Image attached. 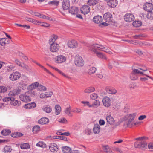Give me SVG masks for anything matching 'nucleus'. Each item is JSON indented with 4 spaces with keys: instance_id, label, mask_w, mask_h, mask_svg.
<instances>
[{
    "instance_id": "1",
    "label": "nucleus",
    "mask_w": 153,
    "mask_h": 153,
    "mask_svg": "<svg viewBox=\"0 0 153 153\" xmlns=\"http://www.w3.org/2000/svg\"><path fill=\"white\" fill-rule=\"evenodd\" d=\"M104 48L103 47H100L99 45L97 44H94L91 45L89 48L90 50L94 53L96 54L97 56L100 59L108 60L105 56L100 52L97 51V50H102Z\"/></svg>"
},
{
    "instance_id": "2",
    "label": "nucleus",
    "mask_w": 153,
    "mask_h": 153,
    "mask_svg": "<svg viewBox=\"0 0 153 153\" xmlns=\"http://www.w3.org/2000/svg\"><path fill=\"white\" fill-rule=\"evenodd\" d=\"M145 137H139L136 138L137 140L134 144L135 148H138L142 150H144L147 148V143L144 140Z\"/></svg>"
},
{
    "instance_id": "3",
    "label": "nucleus",
    "mask_w": 153,
    "mask_h": 153,
    "mask_svg": "<svg viewBox=\"0 0 153 153\" xmlns=\"http://www.w3.org/2000/svg\"><path fill=\"white\" fill-rule=\"evenodd\" d=\"M3 101L5 102L10 101V104L14 106H19L21 104V102L15 100L14 97H8L3 99Z\"/></svg>"
},
{
    "instance_id": "4",
    "label": "nucleus",
    "mask_w": 153,
    "mask_h": 153,
    "mask_svg": "<svg viewBox=\"0 0 153 153\" xmlns=\"http://www.w3.org/2000/svg\"><path fill=\"white\" fill-rule=\"evenodd\" d=\"M75 58L74 63L76 66L82 67L83 66L84 62L81 56L79 55H76Z\"/></svg>"
},
{
    "instance_id": "5",
    "label": "nucleus",
    "mask_w": 153,
    "mask_h": 153,
    "mask_svg": "<svg viewBox=\"0 0 153 153\" xmlns=\"http://www.w3.org/2000/svg\"><path fill=\"white\" fill-rule=\"evenodd\" d=\"M137 114V113H134L128 114L126 115L125 118L128 120V126H130L131 122L134 120L135 117L136 116Z\"/></svg>"
},
{
    "instance_id": "6",
    "label": "nucleus",
    "mask_w": 153,
    "mask_h": 153,
    "mask_svg": "<svg viewBox=\"0 0 153 153\" xmlns=\"http://www.w3.org/2000/svg\"><path fill=\"white\" fill-rule=\"evenodd\" d=\"M21 74L19 72L16 71L10 74L9 78L10 80L12 81L18 80L21 76Z\"/></svg>"
},
{
    "instance_id": "7",
    "label": "nucleus",
    "mask_w": 153,
    "mask_h": 153,
    "mask_svg": "<svg viewBox=\"0 0 153 153\" xmlns=\"http://www.w3.org/2000/svg\"><path fill=\"white\" fill-rule=\"evenodd\" d=\"M28 93L26 92L19 96L20 100L25 102H28L31 101L30 97L28 95Z\"/></svg>"
},
{
    "instance_id": "8",
    "label": "nucleus",
    "mask_w": 153,
    "mask_h": 153,
    "mask_svg": "<svg viewBox=\"0 0 153 153\" xmlns=\"http://www.w3.org/2000/svg\"><path fill=\"white\" fill-rule=\"evenodd\" d=\"M124 20L127 22H131L134 20V16L131 13H127L124 16Z\"/></svg>"
},
{
    "instance_id": "9",
    "label": "nucleus",
    "mask_w": 153,
    "mask_h": 153,
    "mask_svg": "<svg viewBox=\"0 0 153 153\" xmlns=\"http://www.w3.org/2000/svg\"><path fill=\"white\" fill-rule=\"evenodd\" d=\"M112 99L107 97H105L102 99V102L104 105L106 107H108L111 105Z\"/></svg>"
},
{
    "instance_id": "10",
    "label": "nucleus",
    "mask_w": 153,
    "mask_h": 153,
    "mask_svg": "<svg viewBox=\"0 0 153 153\" xmlns=\"http://www.w3.org/2000/svg\"><path fill=\"white\" fill-rule=\"evenodd\" d=\"M50 51L52 52H56L59 49V45L56 43H54L50 44Z\"/></svg>"
},
{
    "instance_id": "11",
    "label": "nucleus",
    "mask_w": 153,
    "mask_h": 153,
    "mask_svg": "<svg viewBox=\"0 0 153 153\" xmlns=\"http://www.w3.org/2000/svg\"><path fill=\"white\" fill-rule=\"evenodd\" d=\"M144 10L149 12H151L153 9V5L150 3H146L143 5Z\"/></svg>"
},
{
    "instance_id": "12",
    "label": "nucleus",
    "mask_w": 153,
    "mask_h": 153,
    "mask_svg": "<svg viewBox=\"0 0 153 153\" xmlns=\"http://www.w3.org/2000/svg\"><path fill=\"white\" fill-rule=\"evenodd\" d=\"M90 7L87 5H84L81 8L80 10L82 13L84 15L88 14L90 11Z\"/></svg>"
},
{
    "instance_id": "13",
    "label": "nucleus",
    "mask_w": 153,
    "mask_h": 153,
    "mask_svg": "<svg viewBox=\"0 0 153 153\" xmlns=\"http://www.w3.org/2000/svg\"><path fill=\"white\" fill-rule=\"evenodd\" d=\"M66 59V57L63 55H59L56 58V62L57 63H61L64 62Z\"/></svg>"
},
{
    "instance_id": "14",
    "label": "nucleus",
    "mask_w": 153,
    "mask_h": 153,
    "mask_svg": "<svg viewBox=\"0 0 153 153\" xmlns=\"http://www.w3.org/2000/svg\"><path fill=\"white\" fill-rule=\"evenodd\" d=\"M106 119L107 122V125L108 126V123L111 125H113L114 124V120L113 117L110 115H107L106 117Z\"/></svg>"
},
{
    "instance_id": "15",
    "label": "nucleus",
    "mask_w": 153,
    "mask_h": 153,
    "mask_svg": "<svg viewBox=\"0 0 153 153\" xmlns=\"http://www.w3.org/2000/svg\"><path fill=\"white\" fill-rule=\"evenodd\" d=\"M20 92V90L19 89H14L10 91L8 94V95L10 97L15 96L19 94Z\"/></svg>"
},
{
    "instance_id": "16",
    "label": "nucleus",
    "mask_w": 153,
    "mask_h": 153,
    "mask_svg": "<svg viewBox=\"0 0 153 153\" xmlns=\"http://www.w3.org/2000/svg\"><path fill=\"white\" fill-rule=\"evenodd\" d=\"M49 148L50 151L52 152H56L58 150L57 146L55 143H51L50 144Z\"/></svg>"
},
{
    "instance_id": "17",
    "label": "nucleus",
    "mask_w": 153,
    "mask_h": 153,
    "mask_svg": "<svg viewBox=\"0 0 153 153\" xmlns=\"http://www.w3.org/2000/svg\"><path fill=\"white\" fill-rule=\"evenodd\" d=\"M67 45L69 47L72 48L76 47L77 46V43L75 40H72L68 42Z\"/></svg>"
},
{
    "instance_id": "18",
    "label": "nucleus",
    "mask_w": 153,
    "mask_h": 153,
    "mask_svg": "<svg viewBox=\"0 0 153 153\" xmlns=\"http://www.w3.org/2000/svg\"><path fill=\"white\" fill-rule=\"evenodd\" d=\"M112 17V15L109 13H106L103 16L104 19L106 21L108 22L111 21Z\"/></svg>"
},
{
    "instance_id": "19",
    "label": "nucleus",
    "mask_w": 153,
    "mask_h": 153,
    "mask_svg": "<svg viewBox=\"0 0 153 153\" xmlns=\"http://www.w3.org/2000/svg\"><path fill=\"white\" fill-rule=\"evenodd\" d=\"M79 10L78 8L75 6H73L69 9V12L72 15L76 14Z\"/></svg>"
},
{
    "instance_id": "20",
    "label": "nucleus",
    "mask_w": 153,
    "mask_h": 153,
    "mask_svg": "<svg viewBox=\"0 0 153 153\" xmlns=\"http://www.w3.org/2000/svg\"><path fill=\"white\" fill-rule=\"evenodd\" d=\"M69 0H63L62 3V7L63 9L66 10L69 8L70 6Z\"/></svg>"
},
{
    "instance_id": "21",
    "label": "nucleus",
    "mask_w": 153,
    "mask_h": 153,
    "mask_svg": "<svg viewBox=\"0 0 153 153\" xmlns=\"http://www.w3.org/2000/svg\"><path fill=\"white\" fill-rule=\"evenodd\" d=\"M36 106V104L34 102L25 104L24 105V107L27 109H30L33 108Z\"/></svg>"
},
{
    "instance_id": "22",
    "label": "nucleus",
    "mask_w": 153,
    "mask_h": 153,
    "mask_svg": "<svg viewBox=\"0 0 153 153\" xmlns=\"http://www.w3.org/2000/svg\"><path fill=\"white\" fill-rule=\"evenodd\" d=\"M102 21V17L98 15L94 16L93 19V21L96 23H99L101 22Z\"/></svg>"
},
{
    "instance_id": "23",
    "label": "nucleus",
    "mask_w": 153,
    "mask_h": 153,
    "mask_svg": "<svg viewBox=\"0 0 153 153\" xmlns=\"http://www.w3.org/2000/svg\"><path fill=\"white\" fill-rule=\"evenodd\" d=\"M107 92L109 94H115L117 93V90L112 87H108L106 88Z\"/></svg>"
},
{
    "instance_id": "24",
    "label": "nucleus",
    "mask_w": 153,
    "mask_h": 153,
    "mask_svg": "<svg viewBox=\"0 0 153 153\" xmlns=\"http://www.w3.org/2000/svg\"><path fill=\"white\" fill-rule=\"evenodd\" d=\"M38 122L42 125L46 124L49 122V119L47 118H42L38 120Z\"/></svg>"
},
{
    "instance_id": "25",
    "label": "nucleus",
    "mask_w": 153,
    "mask_h": 153,
    "mask_svg": "<svg viewBox=\"0 0 153 153\" xmlns=\"http://www.w3.org/2000/svg\"><path fill=\"white\" fill-rule=\"evenodd\" d=\"M58 36H57L53 34L49 40V44L51 43H56L55 42L56 40L57 39Z\"/></svg>"
},
{
    "instance_id": "26",
    "label": "nucleus",
    "mask_w": 153,
    "mask_h": 153,
    "mask_svg": "<svg viewBox=\"0 0 153 153\" xmlns=\"http://www.w3.org/2000/svg\"><path fill=\"white\" fill-rule=\"evenodd\" d=\"M108 5L111 7H114L117 5V0H111L109 1Z\"/></svg>"
},
{
    "instance_id": "27",
    "label": "nucleus",
    "mask_w": 153,
    "mask_h": 153,
    "mask_svg": "<svg viewBox=\"0 0 153 153\" xmlns=\"http://www.w3.org/2000/svg\"><path fill=\"white\" fill-rule=\"evenodd\" d=\"M12 150L11 146H6L3 149V151L5 153H10Z\"/></svg>"
},
{
    "instance_id": "28",
    "label": "nucleus",
    "mask_w": 153,
    "mask_h": 153,
    "mask_svg": "<svg viewBox=\"0 0 153 153\" xmlns=\"http://www.w3.org/2000/svg\"><path fill=\"white\" fill-rule=\"evenodd\" d=\"M99 2V0H88V4L90 6H94Z\"/></svg>"
},
{
    "instance_id": "29",
    "label": "nucleus",
    "mask_w": 153,
    "mask_h": 153,
    "mask_svg": "<svg viewBox=\"0 0 153 153\" xmlns=\"http://www.w3.org/2000/svg\"><path fill=\"white\" fill-rule=\"evenodd\" d=\"M100 126L98 125H95L93 129L94 133L95 134H98L100 131Z\"/></svg>"
},
{
    "instance_id": "30",
    "label": "nucleus",
    "mask_w": 153,
    "mask_h": 153,
    "mask_svg": "<svg viewBox=\"0 0 153 153\" xmlns=\"http://www.w3.org/2000/svg\"><path fill=\"white\" fill-rule=\"evenodd\" d=\"M95 91V88L92 87H89L86 88L84 91V92L86 93H90Z\"/></svg>"
},
{
    "instance_id": "31",
    "label": "nucleus",
    "mask_w": 153,
    "mask_h": 153,
    "mask_svg": "<svg viewBox=\"0 0 153 153\" xmlns=\"http://www.w3.org/2000/svg\"><path fill=\"white\" fill-rule=\"evenodd\" d=\"M62 149L64 153H70L71 150L70 147L67 146L62 147Z\"/></svg>"
},
{
    "instance_id": "32",
    "label": "nucleus",
    "mask_w": 153,
    "mask_h": 153,
    "mask_svg": "<svg viewBox=\"0 0 153 153\" xmlns=\"http://www.w3.org/2000/svg\"><path fill=\"white\" fill-rule=\"evenodd\" d=\"M23 134L20 132H15L12 133L11 134V136L14 138H17L22 136Z\"/></svg>"
},
{
    "instance_id": "33",
    "label": "nucleus",
    "mask_w": 153,
    "mask_h": 153,
    "mask_svg": "<svg viewBox=\"0 0 153 153\" xmlns=\"http://www.w3.org/2000/svg\"><path fill=\"white\" fill-rule=\"evenodd\" d=\"M43 110L47 113H50L52 111V108L51 107L48 106H45L42 108Z\"/></svg>"
},
{
    "instance_id": "34",
    "label": "nucleus",
    "mask_w": 153,
    "mask_h": 153,
    "mask_svg": "<svg viewBox=\"0 0 153 153\" xmlns=\"http://www.w3.org/2000/svg\"><path fill=\"white\" fill-rule=\"evenodd\" d=\"M132 70L133 71L132 72L136 74H141L143 75H144V74H143V71H140V70L139 69V68L138 69L132 68Z\"/></svg>"
},
{
    "instance_id": "35",
    "label": "nucleus",
    "mask_w": 153,
    "mask_h": 153,
    "mask_svg": "<svg viewBox=\"0 0 153 153\" xmlns=\"http://www.w3.org/2000/svg\"><path fill=\"white\" fill-rule=\"evenodd\" d=\"M100 103L99 100H95L91 105V106H90L94 108H97L100 105Z\"/></svg>"
},
{
    "instance_id": "36",
    "label": "nucleus",
    "mask_w": 153,
    "mask_h": 153,
    "mask_svg": "<svg viewBox=\"0 0 153 153\" xmlns=\"http://www.w3.org/2000/svg\"><path fill=\"white\" fill-rule=\"evenodd\" d=\"M56 114V115H58L60 114L61 111V107L59 105H56L55 107Z\"/></svg>"
},
{
    "instance_id": "37",
    "label": "nucleus",
    "mask_w": 153,
    "mask_h": 153,
    "mask_svg": "<svg viewBox=\"0 0 153 153\" xmlns=\"http://www.w3.org/2000/svg\"><path fill=\"white\" fill-rule=\"evenodd\" d=\"M130 78L133 80H135L138 78V76L137 74L133 73L132 72L130 75Z\"/></svg>"
},
{
    "instance_id": "38",
    "label": "nucleus",
    "mask_w": 153,
    "mask_h": 153,
    "mask_svg": "<svg viewBox=\"0 0 153 153\" xmlns=\"http://www.w3.org/2000/svg\"><path fill=\"white\" fill-rule=\"evenodd\" d=\"M20 147L22 149H28L30 148V145L28 143H24L21 144Z\"/></svg>"
},
{
    "instance_id": "39",
    "label": "nucleus",
    "mask_w": 153,
    "mask_h": 153,
    "mask_svg": "<svg viewBox=\"0 0 153 153\" xmlns=\"http://www.w3.org/2000/svg\"><path fill=\"white\" fill-rule=\"evenodd\" d=\"M133 25L134 27H139L141 25V22L140 21H135L133 22Z\"/></svg>"
},
{
    "instance_id": "40",
    "label": "nucleus",
    "mask_w": 153,
    "mask_h": 153,
    "mask_svg": "<svg viewBox=\"0 0 153 153\" xmlns=\"http://www.w3.org/2000/svg\"><path fill=\"white\" fill-rule=\"evenodd\" d=\"M38 89L41 91H45L47 90L46 88L41 84H39L38 87Z\"/></svg>"
},
{
    "instance_id": "41",
    "label": "nucleus",
    "mask_w": 153,
    "mask_h": 153,
    "mask_svg": "<svg viewBox=\"0 0 153 153\" xmlns=\"http://www.w3.org/2000/svg\"><path fill=\"white\" fill-rule=\"evenodd\" d=\"M11 133V131L9 129L4 130L2 131V134L6 136Z\"/></svg>"
},
{
    "instance_id": "42",
    "label": "nucleus",
    "mask_w": 153,
    "mask_h": 153,
    "mask_svg": "<svg viewBox=\"0 0 153 153\" xmlns=\"http://www.w3.org/2000/svg\"><path fill=\"white\" fill-rule=\"evenodd\" d=\"M96 69L94 67H92L90 68L88 70V72L89 74H91L95 73Z\"/></svg>"
},
{
    "instance_id": "43",
    "label": "nucleus",
    "mask_w": 153,
    "mask_h": 153,
    "mask_svg": "<svg viewBox=\"0 0 153 153\" xmlns=\"http://www.w3.org/2000/svg\"><path fill=\"white\" fill-rule=\"evenodd\" d=\"M99 46H100V47H103L104 48H105L102 49V50H101L102 51L108 53L110 54H112V52L110 51L109 49L105 47H104L103 46L100 45H99Z\"/></svg>"
},
{
    "instance_id": "44",
    "label": "nucleus",
    "mask_w": 153,
    "mask_h": 153,
    "mask_svg": "<svg viewBox=\"0 0 153 153\" xmlns=\"http://www.w3.org/2000/svg\"><path fill=\"white\" fill-rule=\"evenodd\" d=\"M36 64L40 66L41 68L43 69L44 71L46 72L47 73L52 75V76H53V74H52L46 68L44 67L43 66L41 65L39 63H36Z\"/></svg>"
},
{
    "instance_id": "45",
    "label": "nucleus",
    "mask_w": 153,
    "mask_h": 153,
    "mask_svg": "<svg viewBox=\"0 0 153 153\" xmlns=\"http://www.w3.org/2000/svg\"><path fill=\"white\" fill-rule=\"evenodd\" d=\"M7 88L5 86H0V93H4L7 90Z\"/></svg>"
},
{
    "instance_id": "46",
    "label": "nucleus",
    "mask_w": 153,
    "mask_h": 153,
    "mask_svg": "<svg viewBox=\"0 0 153 153\" xmlns=\"http://www.w3.org/2000/svg\"><path fill=\"white\" fill-rule=\"evenodd\" d=\"M102 149L104 152L106 153H109L110 149L108 145H105L102 146Z\"/></svg>"
},
{
    "instance_id": "47",
    "label": "nucleus",
    "mask_w": 153,
    "mask_h": 153,
    "mask_svg": "<svg viewBox=\"0 0 153 153\" xmlns=\"http://www.w3.org/2000/svg\"><path fill=\"white\" fill-rule=\"evenodd\" d=\"M40 129V127L39 126H35L33 128V131L34 133H36L39 131Z\"/></svg>"
},
{
    "instance_id": "48",
    "label": "nucleus",
    "mask_w": 153,
    "mask_h": 153,
    "mask_svg": "<svg viewBox=\"0 0 153 153\" xmlns=\"http://www.w3.org/2000/svg\"><path fill=\"white\" fill-rule=\"evenodd\" d=\"M37 25L45 27H48L50 26L49 24L48 23L44 22H40L39 21Z\"/></svg>"
},
{
    "instance_id": "49",
    "label": "nucleus",
    "mask_w": 153,
    "mask_h": 153,
    "mask_svg": "<svg viewBox=\"0 0 153 153\" xmlns=\"http://www.w3.org/2000/svg\"><path fill=\"white\" fill-rule=\"evenodd\" d=\"M39 83L37 82H36L32 83L30 85L31 89L35 88L36 87H38Z\"/></svg>"
},
{
    "instance_id": "50",
    "label": "nucleus",
    "mask_w": 153,
    "mask_h": 153,
    "mask_svg": "<svg viewBox=\"0 0 153 153\" xmlns=\"http://www.w3.org/2000/svg\"><path fill=\"white\" fill-rule=\"evenodd\" d=\"M36 146H37L43 147L45 146V144L42 141H39L36 144Z\"/></svg>"
},
{
    "instance_id": "51",
    "label": "nucleus",
    "mask_w": 153,
    "mask_h": 153,
    "mask_svg": "<svg viewBox=\"0 0 153 153\" xmlns=\"http://www.w3.org/2000/svg\"><path fill=\"white\" fill-rule=\"evenodd\" d=\"M6 39L5 38H2L0 39V44L1 46L4 45L6 43Z\"/></svg>"
},
{
    "instance_id": "52",
    "label": "nucleus",
    "mask_w": 153,
    "mask_h": 153,
    "mask_svg": "<svg viewBox=\"0 0 153 153\" xmlns=\"http://www.w3.org/2000/svg\"><path fill=\"white\" fill-rule=\"evenodd\" d=\"M147 16L148 19H153V12H149L147 14Z\"/></svg>"
},
{
    "instance_id": "53",
    "label": "nucleus",
    "mask_w": 153,
    "mask_h": 153,
    "mask_svg": "<svg viewBox=\"0 0 153 153\" xmlns=\"http://www.w3.org/2000/svg\"><path fill=\"white\" fill-rule=\"evenodd\" d=\"M58 121L59 122L63 123H65L67 122V120L64 117L62 118L58 119Z\"/></svg>"
},
{
    "instance_id": "54",
    "label": "nucleus",
    "mask_w": 153,
    "mask_h": 153,
    "mask_svg": "<svg viewBox=\"0 0 153 153\" xmlns=\"http://www.w3.org/2000/svg\"><path fill=\"white\" fill-rule=\"evenodd\" d=\"M85 132L87 135L91 134L92 133L91 129L88 128H87L85 130Z\"/></svg>"
},
{
    "instance_id": "55",
    "label": "nucleus",
    "mask_w": 153,
    "mask_h": 153,
    "mask_svg": "<svg viewBox=\"0 0 153 153\" xmlns=\"http://www.w3.org/2000/svg\"><path fill=\"white\" fill-rule=\"evenodd\" d=\"M27 20L28 21L31 22L33 23L34 24L36 25H37L38 23L39 22V21H37L35 19H33L31 18H29Z\"/></svg>"
},
{
    "instance_id": "56",
    "label": "nucleus",
    "mask_w": 153,
    "mask_h": 153,
    "mask_svg": "<svg viewBox=\"0 0 153 153\" xmlns=\"http://www.w3.org/2000/svg\"><path fill=\"white\" fill-rule=\"evenodd\" d=\"M90 98L92 100H95L97 99L98 96L97 94L95 93H93L90 95Z\"/></svg>"
},
{
    "instance_id": "57",
    "label": "nucleus",
    "mask_w": 153,
    "mask_h": 153,
    "mask_svg": "<svg viewBox=\"0 0 153 153\" xmlns=\"http://www.w3.org/2000/svg\"><path fill=\"white\" fill-rule=\"evenodd\" d=\"M71 110V108L70 106L68 107L65 110V113L68 115H69L70 114V111Z\"/></svg>"
},
{
    "instance_id": "58",
    "label": "nucleus",
    "mask_w": 153,
    "mask_h": 153,
    "mask_svg": "<svg viewBox=\"0 0 153 153\" xmlns=\"http://www.w3.org/2000/svg\"><path fill=\"white\" fill-rule=\"evenodd\" d=\"M45 94L46 98L51 97L53 94V93L51 91L46 92Z\"/></svg>"
},
{
    "instance_id": "59",
    "label": "nucleus",
    "mask_w": 153,
    "mask_h": 153,
    "mask_svg": "<svg viewBox=\"0 0 153 153\" xmlns=\"http://www.w3.org/2000/svg\"><path fill=\"white\" fill-rule=\"evenodd\" d=\"M139 69L142 71H146L148 70V68L146 66H142L139 68Z\"/></svg>"
},
{
    "instance_id": "60",
    "label": "nucleus",
    "mask_w": 153,
    "mask_h": 153,
    "mask_svg": "<svg viewBox=\"0 0 153 153\" xmlns=\"http://www.w3.org/2000/svg\"><path fill=\"white\" fill-rule=\"evenodd\" d=\"M81 102L82 103L84 104L85 105H87L89 107H91V106H91V105H90L88 102L82 101Z\"/></svg>"
},
{
    "instance_id": "61",
    "label": "nucleus",
    "mask_w": 153,
    "mask_h": 153,
    "mask_svg": "<svg viewBox=\"0 0 153 153\" xmlns=\"http://www.w3.org/2000/svg\"><path fill=\"white\" fill-rule=\"evenodd\" d=\"M59 1H53L50 2V3L52 4L53 5H58L59 4Z\"/></svg>"
},
{
    "instance_id": "62",
    "label": "nucleus",
    "mask_w": 153,
    "mask_h": 153,
    "mask_svg": "<svg viewBox=\"0 0 153 153\" xmlns=\"http://www.w3.org/2000/svg\"><path fill=\"white\" fill-rule=\"evenodd\" d=\"M114 150L120 153H122L123 152V151L121 149L118 148H115L114 149Z\"/></svg>"
},
{
    "instance_id": "63",
    "label": "nucleus",
    "mask_w": 153,
    "mask_h": 153,
    "mask_svg": "<svg viewBox=\"0 0 153 153\" xmlns=\"http://www.w3.org/2000/svg\"><path fill=\"white\" fill-rule=\"evenodd\" d=\"M39 97L41 99L46 98L45 94L42 93L39 95Z\"/></svg>"
},
{
    "instance_id": "64",
    "label": "nucleus",
    "mask_w": 153,
    "mask_h": 153,
    "mask_svg": "<svg viewBox=\"0 0 153 153\" xmlns=\"http://www.w3.org/2000/svg\"><path fill=\"white\" fill-rule=\"evenodd\" d=\"M135 52L140 55L143 54V52L139 49H137L135 50Z\"/></svg>"
}]
</instances>
